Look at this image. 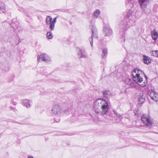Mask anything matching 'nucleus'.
<instances>
[{"label":"nucleus","mask_w":158,"mask_h":158,"mask_svg":"<svg viewBox=\"0 0 158 158\" xmlns=\"http://www.w3.org/2000/svg\"><path fill=\"white\" fill-rule=\"evenodd\" d=\"M132 75L133 80L127 78L124 81L125 83L129 87H135V82L142 87L146 86L147 84V77L144 72L141 70L136 69L132 71Z\"/></svg>","instance_id":"1"},{"label":"nucleus","mask_w":158,"mask_h":158,"mask_svg":"<svg viewBox=\"0 0 158 158\" xmlns=\"http://www.w3.org/2000/svg\"><path fill=\"white\" fill-rule=\"evenodd\" d=\"M94 110L95 113L99 115L103 116L106 119L108 118L109 115H107L109 109L108 103L105 100L100 98L96 100L94 103Z\"/></svg>","instance_id":"2"},{"label":"nucleus","mask_w":158,"mask_h":158,"mask_svg":"<svg viewBox=\"0 0 158 158\" xmlns=\"http://www.w3.org/2000/svg\"><path fill=\"white\" fill-rule=\"evenodd\" d=\"M133 12V11L132 10H129L127 12V14L126 18L122 20L119 25L120 32V33L122 32V40L121 41L124 42L125 41V32L129 28L131 25L129 19L128 18H129L132 15Z\"/></svg>","instance_id":"3"},{"label":"nucleus","mask_w":158,"mask_h":158,"mask_svg":"<svg viewBox=\"0 0 158 158\" xmlns=\"http://www.w3.org/2000/svg\"><path fill=\"white\" fill-rule=\"evenodd\" d=\"M89 28L91 29L92 31V35L90 38L89 39V40L90 42V45L91 47H93V38L94 37L95 38H98L97 31L96 28L93 25H90Z\"/></svg>","instance_id":"4"},{"label":"nucleus","mask_w":158,"mask_h":158,"mask_svg":"<svg viewBox=\"0 0 158 158\" xmlns=\"http://www.w3.org/2000/svg\"><path fill=\"white\" fill-rule=\"evenodd\" d=\"M141 119L144 124L147 126H150L153 123L152 119L146 115H142Z\"/></svg>","instance_id":"5"},{"label":"nucleus","mask_w":158,"mask_h":158,"mask_svg":"<svg viewBox=\"0 0 158 158\" xmlns=\"http://www.w3.org/2000/svg\"><path fill=\"white\" fill-rule=\"evenodd\" d=\"M37 60L39 62L44 61L46 63H50L51 62L50 58L47 55L44 54H41L40 56H38Z\"/></svg>","instance_id":"6"},{"label":"nucleus","mask_w":158,"mask_h":158,"mask_svg":"<svg viewBox=\"0 0 158 158\" xmlns=\"http://www.w3.org/2000/svg\"><path fill=\"white\" fill-rule=\"evenodd\" d=\"M150 0H139L140 5L142 9H143L145 13H148V12L147 10L146 6Z\"/></svg>","instance_id":"7"},{"label":"nucleus","mask_w":158,"mask_h":158,"mask_svg":"<svg viewBox=\"0 0 158 158\" xmlns=\"http://www.w3.org/2000/svg\"><path fill=\"white\" fill-rule=\"evenodd\" d=\"M61 107L58 105H54L52 109V113L56 115L60 114L61 113Z\"/></svg>","instance_id":"8"},{"label":"nucleus","mask_w":158,"mask_h":158,"mask_svg":"<svg viewBox=\"0 0 158 158\" xmlns=\"http://www.w3.org/2000/svg\"><path fill=\"white\" fill-rule=\"evenodd\" d=\"M103 31L105 36H109L112 33V30L109 26H104L103 28Z\"/></svg>","instance_id":"9"},{"label":"nucleus","mask_w":158,"mask_h":158,"mask_svg":"<svg viewBox=\"0 0 158 158\" xmlns=\"http://www.w3.org/2000/svg\"><path fill=\"white\" fill-rule=\"evenodd\" d=\"M23 104L24 106H26L27 108H29L31 107L32 102L28 99H25L23 100Z\"/></svg>","instance_id":"10"},{"label":"nucleus","mask_w":158,"mask_h":158,"mask_svg":"<svg viewBox=\"0 0 158 158\" xmlns=\"http://www.w3.org/2000/svg\"><path fill=\"white\" fill-rule=\"evenodd\" d=\"M139 103L140 104H142L145 100V97L143 93H140L138 96Z\"/></svg>","instance_id":"11"},{"label":"nucleus","mask_w":158,"mask_h":158,"mask_svg":"<svg viewBox=\"0 0 158 158\" xmlns=\"http://www.w3.org/2000/svg\"><path fill=\"white\" fill-rule=\"evenodd\" d=\"M102 93L104 98H108L112 95V92L109 90H105L103 91Z\"/></svg>","instance_id":"12"},{"label":"nucleus","mask_w":158,"mask_h":158,"mask_svg":"<svg viewBox=\"0 0 158 158\" xmlns=\"http://www.w3.org/2000/svg\"><path fill=\"white\" fill-rule=\"evenodd\" d=\"M143 61L144 63L147 64H149L151 62V59L148 56L144 55L143 56Z\"/></svg>","instance_id":"13"},{"label":"nucleus","mask_w":158,"mask_h":158,"mask_svg":"<svg viewBox=\"0 0 158 158\" xmlns=\"http://www.w3.org/2000/svg\"><path fill=\"white\" fill-rule=\"evenodd\" d=\"M57 17L53 19V21L50 24V25L49 26V28L50 29L51 31H53L54 30L55 27V24L56 22Z\"/></svg>","instance_id":"14"},{"label":"nucleus","mask_w":158,"mask_h":158,"mask_svg":"<svg viewBox=\"0 0 158 158\" xmlns=\"http://www.w3.org/2000/svg\"><path fill=\"white\" fill-rule=\"evenodd\" d=\"M151 33L152 39L154 40H156L157 38L158 33L156 31V30L154 29L153 31H151Z\"/></svg>","instance_id":"15"},{"label":"nucleus","mask_w":158,"mask_h":158,"mask_svg":"<svg viewBox=\"0 0 158 158\" xmlns=\"http://www.w3.org/2000/svg\"><path fill=\"white\" fill-rule=\"evenodd\" d=\"M46 23L47 25H50L51 22H52V18L51 16H47L46 19Z\"/></svg>","instance_id":"16"},{"label":"nucleus","mask_w":158,"mask_h":158,"mask_svg":"<svg viewBox=\"0 0 158 158\" xmlns=\"http://www.w3.org/2000/svg\"><path fill=\"white\" fill-rule=\"evenodd\" d=\"M148 94L151 99L152 98V97H153L154 96L157 95V94L153 90H150L149 91Z\"/></svg>","instance_id":"17"},{"label":"nucleus","mask_w":158,"mask_h":158,"mask_svg":"<svg viewBox=\"0 0 158 158\" xmlns=\"http://www.w3.org/2000/svg\"><path fill=\"white\" fill-rule=\"evenodd\" d=\"M0 10H2L4 13H5L6 11L5 5L2 3H1L0 4Z\"/></svg>","instance_id":"18"},{"label":"nucleus","mask_w":158,"mask_h":158,"mask_svg":"<svg viewBox=\"0 0 158 158\" xmlns=\"http://www.w3.org/2000/svg\"><path fill=\"white\" fill-rule=\"evenodd\" d=\"M107 54V50L106 49H104L102 51V58H106Z\"/></svg>","instance_id":"19"},{"label":"nucleus","mask_w":158,"mask_h":158,"mask_svg":"<svg viewBox=\"0 0 158 158\" xmlns=\"http://www.w3.org/2000/svg\"><path fill=\"white\" fill-rule=\"evenodd\" d=\"M100 14V11L99 10L97 9L94 12V16L97 18Z\"/></svg>","instance_id":"20"},{"label":"nucleus","mask_w":158,"mask_h":158,"mask_svg":"<svg viewBox=\"0 0 158 158\" xmlns=\"http://www.w3.org/2000/svg\"><path fill=\"white\" fill-rule=\"evenodd\" d=\"M151 54L154 56L158 57V51H153L150 52Z\"/></svg>","instance_id":"21"},{"label":"nucleus","mask_w":158,"mask_h":158,"mask_svg":"<svg viewBox=\"0 0 158 158\" xmlns=\"http://www.w3.org/2000/svg\"><path fill=\"white\" fill-rule=\"evenodd\" d=\"M113 111L114 112V114H115L117 116L120 118V119L122 118V116L118 113L117 111L115 110H113Z\"/></svg>","instance_id":"22"},{"label":"nucleus","mask_w":158,"mask_h":158,"mask_svg":"<svg viewBox=\"0 0 158 158\" xmlns=\"http://www.w3.org/2000/svg\"><path fill=\"white\" fill-rule=\"evenodd\" d=\"M47 36L49 39H51L53 37L52 33L50 32H48L47 33Z\"/></svg>","instance_id":"23"},{"label":"nucleus","mask_w":158,"mask_h":158,"mask_svg":"<svg viewBox=\"0 0 158 158\" xmlns=\"http://www.w3.org/2000/svg\"><path fill=\"white\" fill-rule=\"evenodd\" d=\"M152 99L155 102H158V94H157V95L153 97H152Z\"/></svg>","instance_id":"24"},{"label":"nucleus","mask_w":158,"mask_h":158,"mask_svg":"<svg viewBox=\"0 0 158 158\" xmlns=\"http://www.w3.org/2000/svg\"><path fill=\"white\" fill-rule=\"evenodd\" d=\"M80 53L81 54V56H80L81 57H86V55L85 54H83L82 53L81 50H80V51L78 53V54H79Z\"/></svg>","instance_id":"25"},{"label":"nucleus","mask_w":158,"mask_h":158,"mask_svg":"<svg viewBox=\"0 0 158 158\" xmlns=\"http://www.w3.org/2000/svg\"><path fill=\"white\" fill-rule=\"evenodd\" d=\"M27 158H34V157L32 156H29Z\"/></svg>","instance_id":"26"},{"label":"nucleus","mask_w":158,"mask_h":158,"mask_svg":"<svg viewBox=\"0 0 158 158\" xmlns=\"http://www.w3.org/2000/svg\"><path fill=\"white\" fill-rule=\"evenodd\" d=\"M25 15L27 16H29V15H28V14L27 13H25Z\"/></svg>","instance_id":"27"},{"label":"nucleus","mask_w":158,"mask_h":158,"mask_svg":"<svg viewBox=\"0 0 158 158\" xmlns=\"http://www.w3.org/2000/svg\"><path fill=\"white\" fill-rule=\"evenodd\" d=\"M131 7H133V4H131Z\"/></svg>","instance_id":"28"},{"label":"nucleus","mask_w":158,"mask_h":158,"mask_svg":"<svg viewBox=\"0 0 158 158\" xmlns=\"http://www.w3.org/2000/svg\"><path fill=\"white\" fill-rule=\"evenodd\" d=\"M43 68H41V69H41V70H43Z\"/></svg>","instance_id":"29"},{"label":"nucleus","mask_w":158,"mask_h":158,"mask_svg":"<svg viewBox=\"0 0 158 158\" xmlns=\"http://www.w3.org/2000/svg\"><path fill=\"white\" fill-rule=\"evenodd\" d=\"M59 120L58 119V121H56L57 122H59Z\"/></svg>","instance_id":"30"},{"label":"nucleus","mask_w":158,"mask_h":158,"mask_svg":"<svg viewBox=\"0 0 158 158\" xmlns=\"http://www.w3.org/2000/svg\"><path fill=\"white\" fill-rule=\"evenodd\" d=\"M92 21H93V20H92L91 21V23H92Z\"/></svg>","instance_id":"31"}]
</instances>
